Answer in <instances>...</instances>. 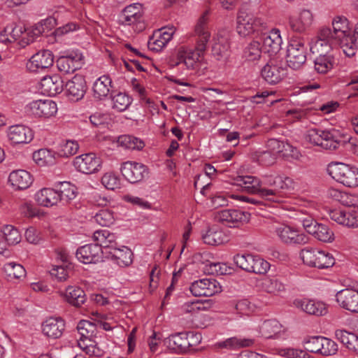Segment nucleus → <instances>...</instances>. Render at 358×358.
Instances as JSON below:
<instances>
[{
  "mask_svg": "<svg viewBox=\"0 0 358 358\" xmlns=\"http://www.w3.org/2000/svg\"><path fill=\"white\" fill-rule=\"evenodd\" d=\"M54 55L49 50H40L34 54L27 63V69L31 72H38L53 65Z\"/></svg>",
  "mask_w": 358,
  "mask_h": 358,
  "instance_id": "a211bd4d",
  "label": "nucleus"
},
{
  "mask_svg": "<svg viewBox=\"0 0 358 358\" xmlns=\"http://www.w3.org/2000/svg\"><path fill=\"white\" fill-rule=\"evenodd\" d=\"M57 189L60 203L66 204L76 196V187L69 182L64 181L59 183Z\"/></svg>",
  "mask_w": 358,
  "mask_h": 358,
  "instance_id": "c03bdc74",
  "label": "nucleus"
},
{
  "mask_svg": "<svg viewBox=\"0 0 358 358\" xmlns=\"http://www.w3.org/2000/svg\"><path fill=\"white\" fill-rule=\"evenodd\" d=\"M259 328L262 336L271 338L281 332L282 326L278 320L271 319L264 321Z\"/></svg>",
  "mask_w": 358,
  "mask_h": 358,
  "instance_id": "ea45409f",
  "label": "nucleus"
},
{
  "mask_svg": "<svg viewBox=\"0 0 358 358\" xmlns=\"http://www.w3.org/2000/svg\"><path fill=\"white\" fill-rule=\"evenodd\" d=\"M191 293L195 296H211L222 291L220 282L214 278H203L195 280L189 287Z\"/></svg>",
  "mask_w": 358,
  "mask_h": 358,
  "instance_id": "9b49d317",
  "label": "nucleus"
},
{
  "mask_svg": "<svg viewBox=\"0 0 358 358\" xmlns=\"http://www.w3.org/2000/svg\"><path fill=\"white\" fill-rule=\"evenodd\" d=\"M120 171L124 178L131 183L142 181L149 173L148 168L144 164L129 161L122 164Z\"/></svg>",
  "mask_w": 358,
  "mask_h": 358,
  "instance_id": "2eb2a0df",
  "label": "nucleus"
},
{
  "mask_svg": "<svg viewBox=\"0 0 358 358\" xmlns=\"http://www.w3.org/2000/svg\"><path fill=\"white\" fill-rule=\"evenodd\" d=\"M345 41H349V43L344 41V54L349 57L354 56L358 49V23L355 25L354 34H351L350 38Z\"/></svg>",
  "mask_w": 358,
  "mask_h": 358,
  "instance_id": "864d4df0",
  "label": "nucleus"
},
{
  "mask_svg": "<svg viewBox=\"0 0 358 358\" xmlns=\"http://www.w3.org/2000/svg\"><path fill=\"white\" fill-rule=\"evenodd\" d=\"M50 274L59 281H65L69 278V271L62 266H57L50 271Z\"/></svg>",
  "mask_w": 358,
  "mask_h": 358,
  "instance_id": "774afa93",
  "label": "nucleus"
},
{
  "mask_svg": "<svg viewBox=\"0 0 358 358\" xmlns=\"http://www.w3.org/2000/svg\"><path fill=\"white\" fill-rule=\"evenodd\" d=\"M82 55L71 53L66 56H61L56 61L58 70L65 74L73 73L81 68Z\"/></svg>",
  "mask_w": 358,
  "mask_h": 358,
  "instance_id": "b1692460",
  "label": "nucleus"
},
{
  "mask_svg": "<svg viewBox=\"0 0 358 358\" xmlns=\"http://www.w3.org/2000/svg\"><path fill=\"white\" fill-rule=\"evenodd\" d=\"M336 338L350 350L358 354V336L345 330L338 329L335 332Z\"/></svg>",
  "mask_w": 358,
  "mask_h": 358,
  "instance_id": "58836bf2",
  "label": "nucleus"
},
{
  "mask_svg": "<svg viewBox=\"0 0 358 358\" xmlns=\"http://www.w3.org/2000/svg\"><path fill=\"white\" fill-rule=\"evenodd\" d=\"M331 34V29L329 27L322 28L315 42L310 46V50L313 55H330L334 45H336V41H333Z\"/></svg>",
  "mask_w": 358,
  "mask_h": 358,
  "instance_id": "f8f14e48",
  "label": "nucleus"
},
{
  "mask_svg": "<svg viewBox=\"0 0 358 358\" xmlns=\"http://www.w3.org/2000/svg\"><path fill=\"white\" fill-rule=\"evenodd\" d=\"M64 329L65 322L61 317H49L42 324L44 335L53 339L59 338Z\"/></svg>",
  "mask_w": 358,
  "mask_h": 358,
  "instance_id": "bb28decb",
  "label": "nucleus"
},
{
  "mask_svg": "<svg viewBox=\"0 0 358 358\" xmlns=\"http://www.w3.org/2000/svg\"><path fill=\"white\" fill-rule=\"evenodd\" d=\"M63 87V81L58 75L45 76L41 80L42 93L50 96L62 92Z\"/></svg>",
  "mask_w": 358,
  "mask_h": 358,
  "instance_id": "cd10ccee",
  "label": "nucleus"
},
{
  "mask_svg": "<svg viewBox=\"0 0 358 358\" xmlns=\"http://www.w3.org/2000/svg\"><path fill=\"white\" fill-rule=\"evenodd\" d=\"M77 329L80 335V339H90L94 335L96 326L90 321L81 320L78 324Z\"/></svg>",
  "mask_w": 358,
  "mask_h": 358,
  "instance_id": "4d7b16f0",
  "label": "nucleus"
},
{
  "mask_svg": "<svg viewBox=\"0 0 358 358\" xmlns=\"http://www.w3.org/2000/svg\"><path fill=\"white\" fill-rule=\"evenodd\" d=\"M333 30L331 29V37L336 41L341 48L343 50L344 41L350 38L351 31L349 27L348 20L343 16H336L332 21ZM349 43V41H345Z\"/></svg>",
  "mask_w": 358,
  "mask_h": 358,
  "instance_id": "4468645a",
  "label": "nucleus"
},
{
  "mask_svg": "<svg viewBox=\"0 0 358 358\" xmlns=\"http://www.w3.org/2000/svg\"><path fill=\"white\" fill-rule=\"evenodd\" d=\"M78 149L79 145L76 141H63L59 144L56 153L59 157H69L76 154Z\"/></svg>",
  "mask_w": 358,
  "mask_h": 358,
  "instance_id": "de8ad7c7",
  "label": "nucleus"
},
{
  "mask_svg": "<svg viewBox=\"0 0 358 358\" xmlns=\"http://www.w3.org/2000/svg\"><path fill=\"white\" fill-rule=\"evenodd\" d=\"M112 108L118 112L124 111L131 103V98L124 93L118 92L112 96Z\"/></svg>",
  "mask_w": 358,
  "mask_h": 358,
  "instance_id": "3c124183",
  "label": "nucleus"
},
{
  "mask_svg": "<svg viewBox=\"0 0 358 358\" xmlns=\"http://www.w3.org/2000/svg\"><path fill=\"white\" fill-rule=\"evenodd\" d=\"M101 183L108 189L114 190L120 187V180L113 173H105L101 178Z\"/></svg>",
  "mask_w": 358,
  "mask_h": 358,
  "instance_id": "052dcab7",
  "label": "nucleus"
},
{
  "mask_svg": "<svg viewBox=\"0 0 358 358\" xmlns=\"http://www.w3.org/2000/svg\"><path fill=\"white\" fill-rule=\"evenodd\" d=\"M208 11H206L198 20L194 28L195 50L182 47L177 55V65L183 64L187 69H195L199 66V58L206 50L210 34L207 26Z\"/></svg>",
  "mask_w": 358,
  "mask_h": 358,
  "instance_id": "f03ea898",
  "label": "nucleus"
},
{
  "mask_svg": "<svg viewBox=\"0 0 358 358\" xmlns=\"http://www.w3.org/2000/svg\"><path fill=\"white\" fill-rule=\"evenodd\" d=\"M108 257L120 267L129 266L132 263L131 250L126 246L115 248L113 250L106 251Z\"/></svg>",
  "mask_w": 358,
  "mask_h": 358,
  "instance_id": "7c9ffc66",
  "label": "nucleus"
},
{
  "mask_svg": "<svg viewBox=\"0 0 358 358\" xmlns=\"http://www.w3.org/2000/svg\"><path fill=\"white\" fill-rule=\"evenodd\" d=\"M287 74V69L275 60H270L261 71L262 78L271 85L278 83Z\"/></svg>",
  "mask_w": 358,
  "mask_h": 358,
  "instance_id": "6ab92c4d",
  "label": "nucleus"
},
{
  "mask_svg": "<svg viewBox=\"0 0 358 358\" xmlns=\"http://www.w3.org/2000/svg\"><path fill=\"white\" fill-rule=\"evenodd\" d=\"M275 155L270 151L261 152L257 156L259 163L264 166L273 164L275 162Z\"/></svg>",
  "mask_w": 358,
  "mask_h": 358,
  "instance_id": "338daca9",
  "label": "nucleus"
},
{
  "mask_svg": "<svg viewBox=\"0 0 358 358\" xmlns=\"http://www.w3.org/2000/svg\"><path fill=\"white\" fill-rule=\"evenodd\" d=\"M322 336H310L304 338L303 343L305 350L312 353H319Z\"/></svg>",
  "mask_w": 358,
  "mask_h": 358,
  "instance_id": "680f3d73",
  "label": "nucleus"
},
{
  "mask_svg": "<svg viewBox=\"0 0 358 358\" xmlns=\"http://www.w3.org/2000/svg\"><path fill=\"white\" fill-rule=\"evenodd\" d=\"M236 181L247 192L259 194L262 198L276 203L282 202V190L288 189L292 183L289 178L279 176H266L262 180L252 176H238Z\"/></svg>",
  "mask_w": 358,
  "mask_h": 358,
  "instance_id": "f257e3e1",
  "label": "nucleus"
},
{
  "mask_svg": "<svg viewBox=\"0 0 358 358\" xmlns=\"http://www.w3.org/2000/svg\"><path fill=\"white\" fill-rule=\"evenodd\" d=\"M325 130L311 129L307 131L306 139L310 143L321 147Z\"/></svg>",
  "mask_w": 358,
  "mask_h": 358,
  "instance_id": "0e129e2a",
  "label": "nucleus"
},
{
  "mask_svg": "<svg viewBox=\"0 0 358 358\" xmlns=\"http://www.w3.org/2000/svg\"><path fill=\"white\" fill-rule=\"evenodd\" d=\"M310 234L322 242H331L334 240L333 231L327 225L317 223Z\"/></svg>",
  "mask_w": 358,
  "mask_h": 358,
  "instance_id": "603ef678",
  "label": "nucleus"
},
{
  "mask_svg": "<svg viewBox=\"0 0 358 358\" xmlns=\"http://www.w3.org/2000/svg\"><path fill=\"white\" fill-rule=\"evenodd\" d=\"M327 172L338 182L348 187H358V168L341 162H331Z\"/></svg>",
  "mask_w": 358,
  "mask_h": 358,
  "instance_id": "7ed1b4c3",
  "label": "nucleus"
},
{
  "mask_svg": "<svg viewBox=\"0 0 358 358\" xmlns=\"http://www.w3.org/2000/svg\"><path fill=\"white\" fill-rule=\"evenodd\" d=\"M57 111L56 103L50 99L33 101L25 107V112L28 115L36 117H49L56 114Z\"/></svg>",
  "mask_w": 358,
  "mask_h": 358,
  "instance_id": "ddd939ff",
  "label": "nucleus"
},
{
  "mask_svg": "<svg viewBox=\"0 0 358 358\" xmlns=\"http://www.w3.org/2000/svg\"><path fill=\"white\" fill-rule=\"evenodd\" d=\"M112 80L108 76H102L93 85V96L98 100L106 99L111 88Z\"/></svg>",
  "mask_w": 358,
  "mask_h": 358,
  "instance_id": "e433bc0d",
  "label": "nucleus"
},
{
  "mask_svg": "<svg viewBox=\"0 0 358 358\" xmlns=\"http://www.w3.org/2000/svg\"><path fill=\"white\" fill-rule=\"evenodd\" d=\"M193 336L192 333L180 332L170 336L167 339L169 348L176 351H186L191 347L189 341Z\"/></svg>",
  "mask_w": 358,
  "mask_h": 358,
  "instance_id": "f704fd0d",
  "label": "nucleus"
},
{
  "mask_svg": "<svg viewBox=\"0 0 358 358\" xmlns=\"http://www.w3.org/2000/svg\"><path fill=\"white\" fill-rule=\"evenodd\" d=\"M94 221L101 226L109 227L114 222L113 213L108 209L99 210L94 217Z\"/></svg>",
  "mask_w": 358,
  "mask_h": 358,
  "instance_id": "13d9d810",
  "label": "nucleus"
},
{
  "mask_svg": "<svg viewBox=\"0 0 358 358\" xmlns=\"http://www.w3.org/2000/svg\"><path fill=\"white\" fill-rule=\"evenodd\" d=\"M61 296L69 304L80 307L86 301V294L83 289L76 286H69Z\"/></svg>",
  "mask_w": 358,
  "mask_h": 358,
  "instance_id": "72a5a7b5",
  "label": "nucleus"
},
{
  "mask_svg": "<svg viewBox=\"0 0 358 358\" xmlns=\"http://www.w3.org/2000/svg\"><path fill=\"white\" fill-rule=\"evenodd\" d=\"M319 353L324 356L335 355L338 351V345L334 341L322 336Z\"/></svg>",
  "mask_w": 358,
  "mask_h": 358,
  "instance_id": "bf43d9fd",
  "label": "nucleus"
},
{
  "mask_svg": "<svg viewBox=\"0 0 358 358\" xmlns=\"http://www.w3.org/2000/svg\"><path fill=\"white\" fill-rule=\"evenodd\" d=\"M314 15L308 9H302L298 15H291L288 17L289 29L298 34L305 33L313 24Z\"/></svg>",
  "mask_w": 358,
  "mask_h": 358,
  "instance_id": "9d476101",
  "label": "nucleus"
},
{
  "mask_svg": "<svg viewBox=\"0 0 358 358\" xmlns=\"http://www.w3.org/2000/svg\"><path fill=\"white\" fill-rule=\"evenodd\" d=\"M230 48L229 36L226 31H220L214 38L212 54L217 60L227 56Z\"/></svg>",
  "mask_w": 358,
  "mask_h": 358,
  "instance_id": "2f4dec72",
  "label": "nucleus"
},
{
  "mask_svg": "<svg viewBox=\"0 0 358 358\" xmlns=\"http://www.w3.org/2000/svg\"><path fill=\"white\" fill-rule=\"evenodd\" d=\"M203 271L209 275H222L230 274L231 268L224 263L208 262L203 267Z\"/></svg>",
  "mask_w": 358,
  "mask_h": 358,
  "instance_id": "49530a36",
  "label": "nucleus"
},
{
  "mask_svg": "<svg viewBox=\"0 0 358 358\" xmlns=\"http://www.w3.org/2000/svg\"><path fill=\"white\" fill-rule=\"evenodd\" d=\"M294 304L296 308H300L309 315L322 316L327 312L325 304L320 301H315L306 299H296L294 301Z\"/></svg>",
  "mask_w": 358,
  "mask_h": 358,
  "instance_id": "c756f323",
  "label": "nucleus"
},
{
  "mask_svg": "<svg viewBox=\"0 0 358 358\" xmlns=\"http://www.w3.org/2000/svg\"><path fill=\"white\" fill-rule=\"evenodd\" d=\"M308 45L302 37L291 38L287 49L286 61L288 66L294 70L301 69L307 59Z\"/></svg>",
  "mask_w": 358,
  "mask_h": 358,
  "instance_id": "20e7f679",
  "label": "nucleus"
},
{
  "mask_svg": "<svg viewBox=\"0 0 358 358\" xmlns=\"http://www.w3.org/2000/svg\"><path fill=\"white\" fill-rule=\"evenodd\" d=\"M99 245L94 244H87L80 247L76 250L77 259L83 264H95L101 258V254Z\"/></svg>",
  "mask_w": 358,
  "mask_h": 358,
  "instance_id": "4be33fe9",
  "label": "nucleus"
},
{
  "mask_svg": "<svg viewBox=\"0 0 358 358\" xmlns=\"http://www.w3.org/2000/svg\"><path fill=\"white\" fill-rule=\"evenodd\" d=\"M340 142L338 134L336 130H325L321 147L326 150H334L338 147Z\"/></svg>",
  "mask_w": 358,
  "mask_h": 358,
  "instance_id": "09e8293b",
  "label": "nucleus"
},
{
  "mask_svg": "<svg viewBox=\"0 0 358 358\" xmlns=\"http://www.w3.org/2000/svg\"><path fill=\"white\" fill-rule=\"evenodd\" d=\"M3 236L8 245H16L21 241V234L13 225H6L1 230Z\"/></svg>",
  "mask_w": 358,
  "mask_h": 358,
  "instance_id": "5fc2aeb1",
  "label": "nucleus"
},
{
  "mask_svg": "<svg viewBox=\"0 0 358 358\" xmlns=\"http://www.w3.org/2000/svg\"><path fill=\"white\" fill-rule=\"evenodd\" d=\"M262 48L259 42L256 41L250 42L243 50V58L250 62L259 59L262 53Z\"/></svg>",
  "mask_w": 358,
  "mask_h": 358,
  "instance_id": "a18cd8bd",
  "label": "nucleus"
},
{
  "mask_svg": "<svg viewBox=\"0 0 358 358\" xmlns=\"http://www.w3.org/2000/svg\"><path fill=\"white\" fill-rule=\"evenodd\" d=\"M250 216L248 213L240 210L227 209L218 212L216 219L228 227H237L239 224L248 221Z\"/></svg>",
  "mask_w": 358,
  "mask_h": 358,
  "instance_id": "f3484780",
  "label": "nucleus"
},
{
  "mask_svg": "<svg viewBox=\"0 0 358 358\" xmlns=\"http://www.w3.org/2000/svg\"><path fill=\"white\" fill-rule=\"evenodd\" d=\"M116 238L115 234L107 229L97 230L93 234V240L96 245H99L101 250L102 248L113 250L116 248L117 246Z\"/></svg>",
  "mask_w": 358,
  "mask_h": 358,
  "instance_id": "473e14b6",
  "label": "nucleus"
},
{
  "mask_svg": "<svg viewBox=\"0 0 358 358\" xmlns=\"http://www.w3.org/2000/svg\"><path fill=\"white\" fill-rule=\"evenodd\" d=\"M66 94L73 101L83 98L86 92V82L80 75L74 76L66 84Z\"/></svg>",
  "mask_w": 358,
  "mask_h": 358,
  "instance_id": "5701e85b",
  "label": "nucleus"
},
{
  "mask_svg": "<svg viewBox=\"0 0 358 358\" xmlns=\"http://www.w3.org/2000/svg\"><path fill=\"white\" fill-rule=\"evenodd\" d=\"M336 301L345 310L358 313V291L344 289L336 294Z\"/></svg>",
  "mask_w": 358,
  "mask_h": 358,
  "instance_id": "aec40b11",
  "label": "nucleus"
},
{
  "mask_svg": "<svg viewBox=\"0 0 358 358\" xmlns=\"http://www.w3.org/2000/svg\"><path fill=\"white\" fill-rule=\"evenodd\" d=\"M266 291L269 293L275 294L281 293L285 291V286L277 278H272L265 282Z\"/></svg>",
  "mask_w": 358,
  "mask_h": 358,
  "instance_id": "69168bd1",
  "label": "nucleus"
},
{
  "mask_svg": "<svg viewBox=\"0 0 358 358\" xmlns=\"http://www.w3.org/2000/svg\"><path fill=\"white\" fill-rule=\"evenodd\" d=\"M304 264L319 269L331 267L335 259L331 254L313 248H305L300 252Z\"/></svg>",
  "mask_w": 358,
  "mask_h": 358,
  "instance_id": "39448f33",
  "label": "nucleus"
},
{
  "mask_svg": "<svg viewBox=\"0 0 358 358\" xmlns=\"http://www.w3.org/2000/svg\"><path fill=\"white\" fill-rule=\"evenodd\" d=\"M7 136L13 144L28 143L34 136L31 130L22 124L10 126L8 129Z\"/></svg>",
  "mask_w": 358,
  "mask_h": 358,
  "instance_id": "393cba45",
  "label": "nucleus"
},
{
  "mask_svg": "<svg viewBox=\"0 0 358 358\" xmlns=\"http://www.w3.org/2000/svg\"><path fill=\"white\" fill-rule=\"evenodd\" d=\"M262 37L263 47L271 55H276L281 50L282 39L279 29H273L268 32L264 33Z\"/></svg>",
  "mask_w": 358,
  "mask_h": 358,
  "instance_id": "a878e982",
  "label": "nucleus"
},
{
  "mask_svg": "<svg viewBox=\"0 0 358 358\" xmlns=\"http://www.w3.org/2000/svg\"><path fill=\"white\" fill-rule=\"evenodd\" d=\"M270 231L281 242L287 245H302L308 241L307 236L299 233L294 228L285 223H274L270 227Z\"/></svg>",
  "mask_w": 358,
  "mask_h": 358,
  "instance_id": "0eeeda50",
  "label": "nucleus"
},
{
  "mask_svg": "<svg viewBox=\"0 0 358 358\" xmlns=\"http://www.w3.org/2000/svg\"><path fill=\"white\" fill-rule=\"evenodd\" d=\"M236 30L243 36H248L266 27V22L260 17L255 16L245 9L238 12L236 17Z\"/></svg>",
  "mask_w": 358,
  "mask_h": 358,
  "instance_id": "423d86ee",
  "label": "nucleus"
},
{
  "mask_svg": "<svg viewBox=\"0 0 358 358\" xmlns=\"http://www.w3.org/2000/svg\"><path fill=\"white\" fill-rule=\"evenodd\" d=\"M3 270L10 279H22L26 276V270L20 264L8 262L3 266Z\"/></svg>",
  "mask_w": 358,
  "mask_h": 358,
  "instance_id": "8fccbe9b",
  "label": "nucleus"
},
{
  "mask_svg": "<svg viewBox=\"0 0 358 358\" xmlns=\"http://www.w3.org/2000/svg\"><path fill=\"white\" fill-rule=\"evenodd\" d=\"M234 262L241 269L257 274H264L270 268V264L267 261L258 255L251 254H237L234 257Z\"/></svg>",
  "mask_w": 358,
  "mask_h": 358,
  "instance_id": "6e6552de",
  "label": "nucleus"
},
{
  "mask_svg": "<svg viewBox=\"0 0 358 358\" xmlns=\"http://www.w3.org/2000/svg\"><path fill=\"white\" fill-rule=\"evenodd\" d=\"M204 243L210 245H219L229 241L228 236L220 229L213 227L209 228L206 234L202 235Z\"/></svg>",
  "mask_w": 358,
  "mask_h": 358,
  "instance_id": "4c0bfd02",
  "label": "nucleus"
},
{
  "mask_svg": "<svg viewBox=\"0 0 358 358\" xmlns=\"http://www.w3.org/2000/svg\"><path fill=\"white\" fill-rule=\"evenodd\" d=\"M37 203L44 207H52L60 203L57 189L44 187L38 190L34 196Z\"/></svg>",
  "mask_w": 358,
  "mask_h": 358,
  "instance_id": "c85d7f7f",
  "label": "nucleus"
},
{
  "mask_svg": "<svg viewBox=\"0 0 358 358\" xmlns=\"http://www.w3.org/2000/svg\"><path fill=\"white\" fill-rule=\"evenodd\" d=\"M118 143L125 148L130 150H141L144 147V143L141 140L129 135L120 136Z\"/></svg>",
  "mask_w": 358,
  "mask_h": 358,
  "instance_id": "6e6d98bb",
  "label": "nucleus"
},
{
  "mask_svg": "<svg viewBox=\"0 0 358 358\" xmlns=\"http://www.w3.org/2000/svg\"><path fill=\"white\" fill-rule=\"evenodd\" d=\"M296 219L302 224L304 229L308 234H310L316 227V224H317V222L310 215L303 213V212H300L298 214Z\"/></svg>",
  "mask_w": 358,
  "mask_h": 358,
  "instance_id": "e2e57ef3",
  "label": "nucleus"
},
{
  "mask_svg": "<svg viewBox=\"0 0 358 358\" xmlns=\"http://www.w3.org/2000/svg\"><path fill=\"white\" fill-rule=\"evenodd\" d=\"M330 217L337 223L348 227H358V206L356 209L334 210L330 212Z\"/></svg>",
  "mask_w": 358,
  "mask_h": 358,
  "instance_id": "412c9836",
  "label": "nucleus"
},
{
  "mask_svg": "<svg viewBox=\"0 0 358 358\" xmlns=\"http://www.w3.org/2000/svg\"><path fill=\"white\" fill-rule=\"evenodd\" d=\"M73 165L80 172L92 174L99 171L101 160L94 153L79 155L74 159Z\"/></svg>",
  "mask_w": 358,
  "mask_h": 358,
  "instance_id": "dca6fc26",
  "label": "nucleus"
},
{
  "mask_svg": "<svg viewBox=\"0 0 358 358\" xmlns=\"http://www.w3.org/2000/svg\"><path fill=\"white\" fill-rule=\"evenodd\" d=\"M120 23L122 25H135L138 31L145 29L143 6L135 3L126 6L119 16Z\"/></svg>",
  "mask_w": 358,
  "mask_h": 358,
  "instance_id": "1a4fd4ad",
  "label": "nucleus"
},
{
  "mask_svg": "<svg viewBox=\"0 0 358 358\" xmlns=\"http://www.w3.org/2000/svg\"><path fill=\"white\" fill-rule=\"evenodd\" d=\"M8 181L15 189H25L32 183V177L25 170H16L10 173Z\"/></svg>",
  "mask_w": 358,
  "mask_h": 358,
  "instance_id": "c9c22d12",
  "label": "nucleus"
},
{
  "mask_svg": "<svg viewBox=\"0 0 358 358\" xmlns=\"http://www.w3.org/2000/svg\"><path fill=\"white\" fill-rule=\"evenodd\" d=\"M56 152L48 149H40L33 153V159L41 166H51L55 164Z\"/></svg>",
  "mask_w": 358,
  "mask_h": 358,
  "instance_id": "37998d69",
  "label": "nucleus"
},
{
  "mask_svg": "<svg viewBox=\"0 0 358 358\" xmlns=\"http://www.w3.org/2000/svg\"><path fill=\"white\" fill-rule=\"evenodd\" d=\"M334 63V57L331 55H317L314 59V69L317 73L325 74L333 69Z\"/></svg>",
  "mask_w": 358,
  "mask_h": 358,
  "instance_id": "a19ab883",
  "label": "nucleus"
},
{
  "mask_svg": "<svg viewBox=\"0 0 358 358\" xmlns=\"http://www.w3.org/2000/svg\"><path fill=\"white\" fill-rule=\"evenodd\" d=\"M255 340L252 338L231 337L217 343V346L222 348L236 350L241 348L252 346Z\"/></svg>",
  "mask_w": 358,
  "mask_h": 358,
  "instance_id": "79ce46f5",
  "label": "nucleus"
}]
</instances>
